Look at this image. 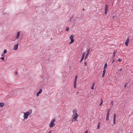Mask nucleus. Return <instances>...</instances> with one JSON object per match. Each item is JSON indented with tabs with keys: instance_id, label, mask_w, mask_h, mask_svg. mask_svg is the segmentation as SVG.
<instances>
[{
	"instance_id": "nucleus-1",
	"label": "nucleus",
	"mask_w": 133,
	"mask_h": 133,
	"mask_svg": "<svg viewBox=\"0 0 133 133\" xmlns=\"http://www.w3.org/2000/svg\"><path fill=\"white\" fill-rule=\"evenodd\" d=\"M32 113V110H30L29 111H26L24 113V119H27L30 114H31Z\"/></svg>"
},
{
	"instance_id": "nucleus-2",
	"label": "nucleus",
	"mask_w": 133,
	"mask_h": 133,
	"mask_svg": "<svg viewBox=\"0 0 133 133\" xmlns=\"http://www.w3.org/2000/svg\"><path fill=\"white\" fill-rule=\"evenodd\" d=\"M56 121L55 119H53L52 120L49 124V126L51 128L53 127L55 125V122Z\"/></svg>"
},
{
	"instance_id": "nucleus-3",
	"label": "nucleus",
	"mask_w": 133,
	"mask_h": 133,
	"mask_svg": "<svg viewBox=\"0 0 133 133\" xmlns=\"http://www.w3.org/2000/svg\"><path fill=\"white\" fill-rule=\"evenodd\" d=\"M74 36L73 35H71L70 37V38L71 39V41L69 42L70 44H72L73 43L74 41Z\"/></svg>"
},
{
	"instance_id": "nucleus-4",
	"label": "nucleus",
	"mask_w": 133,
	"mask_h": 133,
	"mask_svg": "<svg viewBox=\"0 0 133 133\" xmlns=\"http://www.w3.org/2000/svg\"><path fill=\"white\" fill-rule=\"evenodd\" d=\"M78 116V115H75L74 116V117H72V119L71 121L72 122H74L76 120H77V117Z\"/></svg>"
},
{
	"instance_id": "nucleus-5",
	"label": "nucleus",
	"mask_w": 133,
	"mask_h": 133,
	"mask_svg": "<svg viewBox=\"0 0 133 133\" xmlns=\"http://www.w3.org/2000/svg\"><path fill=\"white\" fill-rule=\"evenodd\" d=\"M20 31H18L17 33V35L15 37V39H18L20 37Z\"/></svg>"
},
{
	"instance_id": "nucleus-6",
	"label": "nucleus",
	"mask_w": 133,
	"mask_h": 133,
	"mask_svg": "<svg viewBox=\"0 0 133 133\" xmlns=\"http://www.w3.org/2000/svg\"><path fill=\"white\" fill-rule=\"evenodd\" d=\"M108 5H106L105 6V14H106L108 11Z\"/></svg>"
},
{
	"instance_id": "nucleus-7",
	"label": "nucleus",
	"mask_w": 133,
	"mask_h": 133,
	"mask_svg": "<svg viewBox=\"0 0 133 133\" xmlns=\"http://www.w3.org/2000/svg\"><path fill=\"white\" fill-rule=\"evenodd\" d=\"M73 114L72 115V116H74L75 115H78V114L77 113L76 111V110H74L73 111Z\"/></svg>"
},
{
	"instance_id": "nucleus-8",
	"label": "nucleus",
	"mask_w": 133,
	"mask_h": 133,
	"mask_svg": "<svg viewBox=\"0 0 133 133\" xmlns=\"http://www.w3.org/2000/svg\"><path fill=\"white\" fill-rule=\"evenodd\" d=\"M129 42V38H128L126 41L125 43V44L126 45V46H127L128 45V44Z\"/></svg>"
},
{
	"instance_id": "nucleus-9",
	"label": "nucleus",
	"mask_w": 133,
	"mask_h": 133,
	"mask_svg": "<svg viewBox=\"0 0 133 133\" xmlns=\"http://www.w3.org/2000/svg\"><path fill=\"white\" fill-rule=\"evenodd\" d=\"M18 44H17L14 45V50H16L17 49L18 47Z\"/></svg>"
},
{
	"instance_id": "nucleus-10",
	"label": "nucleus",
	"mask_w": 133,
	"mask_h": 133,
	"mask_svg": "<svg viewBox=\"0 0 133 133\" xmlns=\"http://www.w3.org/2000/svg\"><path fill=\"white\" fill-rule=\"evenodd\" d=\"M78 76L77 75H76L75 76V78L74 80V82L76 83L77 81V80Z\"/></svg>"
},
{
	"instance_id": "nucleus-11",
	"label": "nucleus",
	"mask_w": 133,
	"mask_h": 133,
	"mask_svg": "<svg viewBox=\"0 0 133 133\" xmlns=\"http://www.w3.org/2000/svg\"><path fill=\"white\" fill-rule=\"evenodd\" d=\"M109 114H107L106 120L107 121H108L109 120Z\"/></svg>"
},
{
	"instance_id": "nucleus-12",
	"label": "nucleus",
	"mask_w": 133,
	"mask_h": 133,
	"mask_svg": "<svg viewBox=\"0 0 133 133\" xmlns=\"http://www.w3.org/2000/svg\"><path fill=\"white\" fill-rule=\"evenodd\" d=\"M89 51H90V50H88V52H87V54L85 56V59L87 58V57H88V55L89 54Z\"/></svg>"
},
{
	"instance_id": "nucleus-13",
	"label": "nucleus",
	"mask_w": 133,
	"mask_h": 133,
	"mask_svg": "<svg viewBox=\"0 0 133 133\" xmlns=\"http://www.w3.org/2000/svg\"><path fill=\"white\" fill-rule=\"evenodd\" d=\"M4 105V103H0V107H3Z\"/></svg>"
},
{
	"instance_id": "nucleus-14",
	"label": "nucleus",
	"mask_w": 133,
	"mask_h": 133,
	"mask_svg": "<svg viewBox=\"0 0 133 133\" xmlns=\"http://www.w3.org/2000/svg\"><path fill=\"white\" fill-rule=\"evenodd\" d=\"M85 55V52H83L82 54V57L81 59L83 60L84 57Z\"/></svg>"
},
{
	"instance_id": "nucleus-15",
	"label": "nucleus",
	"mask_w": 133,
	"mask_h": 133,
	"mask_svg": "<svg viewBox=\"0 0 133 133\" xmlns=\"http://www.w3.org/2000/svg\"><path fill=\"white\" fill-rule=\"evenodd\" d=\"M85 55V52H83L82 54V57L81 59L83 60L84 57Z\"/></svg>"
},
{
	"instance_id": "nucleus-16",
	"label": "nucleus",
	"mask_w": 133,
	"mask_h": 133,
	"mask_svg": "<svg viewBox=\"0 0 133 133\" xmlns=\"http://www.w3.org/2000/svg\"><path fill=\"white\" fill-rule=\"evenodd\" d=\"M95 85V83H93L92 84V87L91 88V89H94V86Z\"/></svg>"
},
{
	"instance_id": "nucleus-17",
	"label": "nucleus",
	"mask_w": 133,
	"mask_h": 133,
	"mask_svg": "<svg viewBox=\"0 0 133 133\" xmlns=\"http://www.w3.org/2000/svg\"><path fill=\"white\" fill-rule=\"evenodd\" d=\"M74 87L75 88H76V83L74 82Z\"/></svg>"
},
{
	"instance_id": "nucleus-18",
	"label": "nucleus",
	"mask_w": 133,
	"mask_h": 133,
	"mask_svg": "<svg viewBox=\"0 0 133 133\" xmlns=\"http://www.w3.org/2000/svg\"><path fill=\"white\" fill-rule=\"evenodd\" d=\"M42 90L41 89H40L39 92H38L39 94H41L42 92Z\"/></svg>"
},
{
	"instance_id": "nucleus-19",
	"label": "nucleus",
	"mask_w": 133,
	"mask_h": 133,
	"mask_svg": "<svg viewBox=\"0 0 133 133\" xmlns=\"http://www.w3.org/2000/svg\"><path fill=\"white\" fill-rule=\"evenodd\" d=\"M116 114H115L114 115V119L113 120H116Z\"/></svg>"
},
{
	"instance_id": "nucleus-20",
	"label": "nucleus",
	"mask_w": 133,
	"mask_h": 133,
	"mask_svg": "<svg viewBox=\"0 0 133 133\" xmlns=\"http://www.w3.org/2000/svg\"><path fill=\"white\" fill-rule=\"evenodd\" d=\"M107 63H106L105 64V65H104V68H103V69H105V68H106V67H107Z\"/></svg>"
},
{
	"instance_id": "nucleus-21",
	"label": "nucleus",
	"mask_w": 133,
	"mask_h": 133,
	"mask_svg": "<svg viewBox=\"0 0 133 133\" xmlns=\"http://www.w3.org/2000/svg\"><path fill=\"white\" fill-rule=\"evenodd\" d=\"M7 51L6 49H5L4 51V54H5L7 52Z\"/></svg>"
},
{
	"instance_id": "nucleus-22",
	"label": "nucleus",
	"mask_w": 133,
	"mask_h": 133,
	"mask_svg": "<svg viewBox=\"0 0 133 133\" xmlns=\"http://www.w3.org/2000/svg\"><path fill=\"white\" fill-rule=\"evenodd\" d=\"M110 111V109H108L107 110V114H109Z\"/></svg>"
},
{
	"instance_id": "nucleus-23",
	"label": "nucleus",
	"mask_w": 133,
	"mask_h": 133,
	"mask_svg": "<svg viewBox=\"0 0 133 133\" xmlns=\"http://www.w3.org/2000/svg\"><path fill=\"white\" fill-rule=\"evenodd\" d=\"M116 51H115L114 52V54H113V57H114L115 56V55H116Z\"/></svg>"
},
{
	"instance_id": "nucleus-24",
	"label": "nucleus",
	"mask_w": 133,
	"mask_h": 133,
	"mask_svg": "<svg viewBox=\"0 0 133 133\" xmlns=\"http://www.w3.org/2000/svg\"><path fill=\"white\" fill-rule=\"evenodd\" d=\"M106 72V70L105 69H104V70L103 71V74H105Z\"/></svg>"
},
{
	"instance_id": "nucleus-25",
	"label": "nucleus",
	"mask_w": 133,
	"mask_h": 133,
	"mask_svg": "<svg viewBox=\"0 0 133 133\" xmlns=\"http://www.w3.org/2000/svg\"><path fill=\"white\" fill-rule=\"evenodd\" d=\"M69 30V28L68 27H67L66 28V30L67 31H68V30Z\"/></svg>"
},
{
	"instance_id": "nucleus-26",
	"label": "nucleus",
	"mask_w": 133,
	"mask_h": 133,
	"mask_svg": "<svg viewBox=\"0 0 133 133\" xmlns=\"http://www.w3.org/2000/svg\"><path fill=\"white\" fill-rule=\"evenodd\" d=\"M118 61L119 62H121L122 61L121 59H120V58H119L118 60Z\"/></svg>"
},
{
	"instance_id": "nucleus-27",
	"label": "nucleus",
	"mask_w": 133,
	"mask_h": 133,
	"mask_svg": "<svg viewBox=\"0 0 133 133\" xmlns=\"http://www.w3.org/2000/svg\"><path fill=\"white\" fill-rule=\"evenodd\" d=\"M127 83H126V84H124V87L125 88L126 87V85H127Z\"/></svg>"
},
{
	"instance_id": "nucleus-28",
	"label": "nucleus",
	"mask_w": 133,
	"mask_h": 133,
	"mask_svg": "<svg viewBox=\"0 0 133 133\" xmlns=\"http://www.w3.org/2000/svg\"><path fill=\"white\" fill-rule=\"evenodd\" d=\"M1 59H2V60H4V57H2V58H1Z\"/></svg>"
},
{
	"instance_id": "nucleus-29",
	"label": "nucleus",
	"mask_w": 133,
	"mask_h": 133,
	"mask_svg": "<svg viewBox=\"0 0 133 133\" xmlns=\"http://www.w3.org/2000/svg\"><path fill=\"white\" fill-rule=\"evenodd\" d=\"M114 121V122H113V123L114 124H115V121H116V120H113Z\"/></svg>"
},
{
	"instance_id": "nucleus-30",
	"label": "nucleus",
	"mask_w": 133,
	"mask_h": 133,
	"mask_svg": "<svg viewBox=\"0 0 133 133\" xmlns=\"http://www.w3.org/2000/svg\"><path fill=\"white\" fill-rule=\"evenodd\" d=\"M99 127H100V126L99 125H98V126H97V129H99Z\"/></svg>"
},
{
	"instance_id": "nucleus-31",
	"label": "nucleus",
	"mask_w": 133,
	"mask_h": 133,
	"mask_svg": "<svg viewBox=\"0 0 133 133\" xmlns=\"http://www.w3.org/2000/svg\"><path fill=\"white\" fill-rule=\"evenodd\" d=\"M39 94L38 93H37L36 94L37 96H39Z\"/></svg>"
},
{
	"instance_id": "nucleus-32",
	"label": "nucleus",
	"mask_w": 133,
	"mask_h": 133,
	"mask_svg": "<svg viewBox=\"0 0 133 133\" xmlns=\"http://www.w3.org/2000/svg\"><path fill=\"white\" fill-rule=\"evenodd\" d=\"M105 75V74H103L102 75V77H104Z\"/></svg>"
},
{
	"instance_id": "nucleus-33",
	"label": "nucleus",
	"mask_w": 133,
	"mask_h": 133,
	"mask_svg": "<svg viewBox=\"0 0 133 133\" xmlns=\"http://www.w3.org/2000/svg\"><path fill=\"white\" fill-rule=\"evenodd\" d=\"M105 75V74H103L102 75V77H104Z\"/></svg>"
},
{
	"instance_id": "nucleus-34",
	"label": "nucleus",
	"mask_w": 133,
	"mask_h": 133,
	"mask_svg": "<svg viewBox=\"0 0 133 133\" xmlns=\"http://www.w3.org/2000/svg\"><path fill=\"white\" fill-rule=\"evenodd\" d=\"M101 102L103 103V99H101Z\"/></svg>"
},
{
	"instance_id": "nucleus-35",
	"label": "nucleus",
	"mask_w": 133,
	"mask_h": 133,
	"mask_svg": "<svg viewBox=\"0 0 133 133\" xmlns=\"http://www.w3.org/2000/svg\"><path fill=\"white\" fill-rule=\"evenodd\" d=\"M103 103H102V102H101V103L99 105L100 106H101V105Z\"/></svg>"
},
{
	"instance_id": "nucleus-36",
	"label": "nucleus",
	"mask_w": 133,
	"mask_h": 133,
	"mask_svg": "<svg viewBox=\"0 0 133 133\" xmlns=\"http://www.w3.org/2000/svg\"><path fill=\"white\" fill-rule=\"evenodd\" d=\"M84 64H85V65L86 66L87 65V63L86 62H85L84 63Z\"/></svg>"
},
{
	"instance_id": "nucleus-37",
	"label": "nucleus",
	"mask_w": 133,
	"mask_h": 133,
	"mask_svg": "<svg viewBox=\"0 0 133 133\" xmlns=\"http://www.w3.org/2000/svg\"><path fill=\"white\" fill-rule=\"evenodd\" d=\"M122 70V68H121L118 71H121Z\"/></svg>"
},
{
	"instance_id": "nucleus-38",
	"label": "nucleus",
	"mask_w": 133,
	"mask_h": 133,
	"mask_svg": "<svg viewBox=\"0 0 133 133\" xmlns=\"http://www.w3.org/2000/svg\"><path fill=\"white\" fill-rule=\"evenodd\" d=\"M83 60L82 59H81L80 60V62L81 63L82 62V61H83Z\"/></svg>"
},
{
	"instance_id": "nucleus-39",
	"label": "nucleus",
	"mask_w": 133,
	"mask_h": 133,
	"mask_svg": "<svg viewBox=\"0 0 133 133\" xmlns=\"http://www.w3.org/2000/svg\"><path fill=\"white\" fill-rule=\"evenodd\" d=\"M84 133H88V131L87 130L85 131Z\"/></svg>"
},
{
	"instance_id": "nucleus-40",
	"label": "nucleus",
	"mask_w": 133,
	"mask_h": 133,
	"mask_svg": "<svg viewBox=\"0 0 133 133\" xmlns=\"http://www.w3.org/2000/svg\"><path fill=\"white\" fill-rule=\"evenodd\" d=\"M114 61H115V60H114H114H113V61L112 62V63H113L114 62Z\"/></svg>"
},
{
	"instance_id": "nucleus-41",
	"label": "nucleus",
	"mask_w": 133,
	"mask_h": 133,
	"mask_svg": "<svg viewBox=\"0 0 133 133\" xmlns=\"http://www.w3.org/2000/svg\"><path fill=\"white\" fill-rule=\"evenodd\" d=\"M15 74L16 75H18V73L17 72H15Z\"/></svg>"
},
{
	"instance_id": "nucleus-42",
	"label": "nucleus",
	"mask_w": 133,
	"mask_h": 133,
	"mask_svg": "<svg viewBox=\"0 0 133 133\" xmlns=\"http://www.w3.org/2000/svg\"><path fill=\"white\" fill-rule=\"evenodd\" d=\"M100 122H98V125H99L100 126Z\"/></svg>"
},
{
	"instance_id": "nucleus-43",
	"label": "nucleus",
	"mask_w": 133,
	"mask_h": 133,
	"mask_svg": "<svg viewBox=\"0 0 133 133\" xmlns=\"http://www.w3.org/2000/svg\"><path fill=\"white\" fill-rule=\"evenodd\" d=\"M51 130L48 133H51Z\"/></svg>"
},
{
	"instance_id": "nucleus-44",
	"label": "nucleus",
	"mask_w": 133,
	"mask_h": 133,
	"mask_svg": "<svg viewBox=\"0 0 133 133\" xmlns=\"http://www.w3.org/2000/svg\"><path fill=\"white\" fill-rule=\"evenodd\" d=\"M78 93H79V92H77L76 94H78Z\"/></svg>"
},
{
	"instance_id": "nucleus-45",
	"label": "nucleus",
	"mask_w": 133,
	"mask_h": 133,
	"mask_svg": "<svg viewBox=\"0 0 133 133\" xmlns=\"http://www.w3.org/2000/svg\"><path fill=\"white\" fill-rule=\"evenodd\" d=\"M114 16H113L112 18H114Z\"/></svg>"
},
{
	"instance_id": "nucleus-46",
	"label": "nucleus",
	"mask_w": 133,
	"mask_h": 133,
	"mask_svg": "<svg viewBox=\"0 0 133 133\" xmlns=\"http://www.w3.org/2000/svg\"><path fill=\"white\" fill-rule=\"evenodd\" d=\"M84 10V8H83V10Z\"/></svg>"
},
{
	"instance_id": "nucleus-47",
	"label": "nucleus",
	"mask_w": 133,
	"mask_h": 133,
	"mask_svg": "<svg viewBox=\"0 0 133 133\" xmlns=\"http://www.w3.org/2000/svg\"><path fill=\"white\" fill-rule=\"evenodd\" d=\"M4 56V55H2V56Z\"/></svg>"
}]
</instances>
